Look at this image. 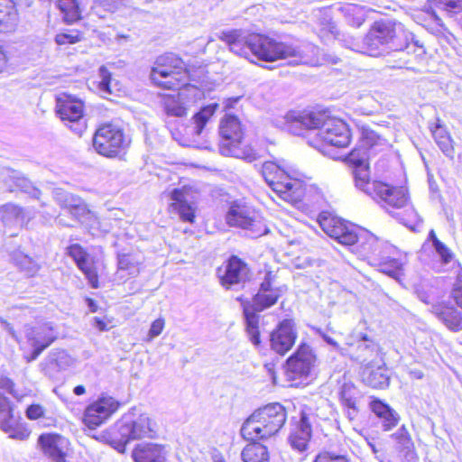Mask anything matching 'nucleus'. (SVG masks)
Returning a JSON list of instances; mask_svg holds the SVG:
<instances>
[{
	"label": "nucleus",
	"instance_id": "f257e3e1",
	"mask_svg": "<svg viewBox=\"0 0 462 462\" xmlns=\"http://www.w3.org/2000/svg\"><path fill=\"white\" fill-rule=\"evenodd\" d=\"M285 121L290 130L294 126L319 129V135L327 143L336 147H346L351 140L348 125L341 119L330 117L320 112H289Z\"/></svg>",
	"mask_w": 462,
	"mask_h": 462
},
{
	"label": "nucleus",
	"instance_id": "f03ea898",
	"mask_svg": "<svg viewBox=\"0 0 462 462\" xmlns=\"http://www.w3.org/2000/svg\"><path fill=\"white\" fill-rule=\"evenodd\" d=\"M411 36L400 23L378 21L364 38L362 47L356 51L374 57L384 52L402 51L409 47Z\"/></svg>",
	"mask_w": 462,
	"mask_h": 462
},
{
	"label": "nucleus",
	"instance_id": "7ed1b4c3",
	"mask_svg": "<svg viewBox=\"0 0 462 462\" xmlns=\"http://www.w3.org/2000/svg\"><path fill=\"white\" fill-rule=\"evenodd\" d=\"M262 175L266 183L280 198L290 203L300 200L302 195V174L284 160L278 163L265 162L262 166Z\"/></svg>",
	"mask_w": 462,
	"mask_h": 462
},
{
	"label": "nucleus",
	"instance_id": "20e7f679",
	"mask_svg": "<svg viewBox=\"0 0 462 462\" xmlns=\"http://www.w3.org/2000/svg\"><path fill=\"white\" fill-rule=\"evenodd\" d=\"M285 408L270 403L255 410L243 423L241 434L247 439H264L274 436L286 421Z\"/></svg>",
	"mask_w": 462,
	"mask_h": 462
},
{
	"label": "nucleus",
	"instance_id": "39448f33",
	"mask_svg": "<svg viewBox=\"0 0 462 462\" xmlns=\"http://www.w3.org/2000/svg\"><path fill=\"white\" fill-rule=\"evenodd\" d=\"M116 429L120 437H115L111 444L118 452L124 453L130 440L153 438L157 432V424L147 413H141L133 408L117 422Z\"/></svg>",
	"mask_w": 462,
	"mask_h": 462
},
{
	"label": "nucleus",
	"instance_id": "423d86ee",
	"mask_svg": "<svg viewBox=\"0 0 462 462\" xmlns=\"http://www.w3.org/2000/svg\"><path fill=\"white\" fill-rule=\"evenodd\" d=\"M250 42L251 54L258 60L267 62L290 57L298 58L300 62H308L307 51L309 50L313 51L316 49L310 44L303 46V48L294 46L261 33H253Z\"/></svg>",
	"mask_w": 462,
	"mask_h": 462
},
{
	"label": "nucleus",
	"instance_id": "0eeeda50",
	"mask_svg": "<svg viewBox=\"0 0 462 462\" xmlns=\"http://www.w3.org/2000/svg\"><path fill=\"white\" fill-rule=\"evenodd\" d=\"M221 143L219 152L225 156H233L252 162L259 154L250 145H243L244 131L239 119L231 115L226 116L219 126Z\"/></svg>",
	"mask_w": 462,
	"mask_h": 462
},
{
	"label": "nucleus",
	"instance_id": "6e6552de",
	"mask_svg": "<svg viewBox=\"0 0 462 462\" xmlns=\"http://www.w3.org/2000/svg\"><path fill=\"white\" fill-rule=\"evenodd\" d=\"M150 77L157 86L175 89L185 84L188 72L180 57L173 53H165L156 59Z\"/></svg>",
	"mask_w": 462,
	"mask_h": 462
},
{
	"label": "nucleus",
	"instance_id": "1a4fd4ad",
	"mask_svg": "<svg viewBox=\"0 0 462 462\" xmlns=\"http://www.w3.org/2000/svg\"><path fill=\"white\" fill-rule=\"evenodd\" d=\"M226 218L229 226L247 230L252 237H259L268 232L262 217L246 205L234 203Z\"/></svg>",
	"mask_w": 462,
	"mask_h": 462
},
{
	"label": "nucleus",
	"instance_id": "9d476101",
	"mask_svg": "<svg viewBox=\"0 0 462 462\" xmlns=\"http://www.w3.org/2000/svg\"><path fill=\"white\" fill-rule=\"evenodd\" d=\"M56 113L76 134L81 135L85 131L84 105L80 99L65 93L60 94L56 97Z\"/></svg>",
	"mask_w": 462,
	"mask_h": 462
},
{
	"label": "nucleus",
	"instance_id": "9b49d317",
	"mask_svg": "<svg viewBox=\"0 0 462 462\" xmlns=\"http://www.w3.org/2000/svg\"><path fill=\"white\" fill-rule=\"evenodd\" d=\"M127 145L123 130L114 124H105L97 128L93 138V146L106 157L116 156Z\"/></svg>",
	"mask_w": 462,
	"mask_h": 462
},
{
	"label": "nucleus",
	"instance_id": "f8f14e48",
	"mask_svg": "<svg viewBox=\"0 0 462 462\" xmlns=\"http://www.w3.org/2000/svg\"><path fill=\"white\" fill-rule=\"evenodd\" d=\"M388 147L386 139L380 136L376 132L368 126L363 125L360 128V137L357 146L347 155V161L363 162L369 160L371 156Z\"/></svg>",
	"mask_w": 462,
	"mask_h": 462
},
{
	"label": "nucleus",
	"instance_id": "ddd939ff",
	"mask_svg": "<svg viewBox=\"0 0 462 462\" xmlns=\"http://www.w3.org/2000/svg\"><path fill=\"white\" fill-rule=\"evenodd\" d=\"M26 344L32 348V353L26 356L27 362L35 360L57 338V333L51 323L44 322L36 326L24 328Z\"/></svg>",
	"mask_w": 462,
	"mask_h": 462
},
{
	"label": "nucleus",
	"instance_id": "4468645a",
	"mask_svg": "<svg viewBox=\"0 0 462 462\" xmlns=\"http://www.w3.org/2000/svg\"><path fill=\"white\" fill-rule=\"evenodd\" d=\"M319 223L322 230L330 237L345 245H354L359 241L356 227L341 218L328 213H321Z\"/></svg>",
	"mask_w": 462,
	"mask_h": 462
},
{
	"label": "nucleus",
	"instance_id": "2eb2a0df",
	"mask_svg": "<svg viewBox=\"0 0 462 462\" xmlns=\"http://www.w3.org/2000/svg\"><path fill=\"white\" fill-rule=\"evenodd\" d=\"M316 356L310 346L301 344L287 361V374L292 380L309 376L315 365Z\"/></svg>",
	"mask_w": 462,
	"mask_h": 462
},
{
	"label": "nucleus",
	"instance_id": "dca6fc26",
	"mask_svg": "<svg viewBox=\"0 0 462 462\" xmlns=\"http://www.w3.org/2000/svg\"><path fill=\"white\" fill-rule=\"evenodd\" d=\"M198 198V192L190 187L174 189L171 192V207L183 221L193 223Z\"/></svg>",
	"mask_w": 462,
	"mask_h": 462
},
{
	"label": "nucleus",
	"instance_id": "f3484780",
	"mask_svg": "<svg viewBox=\"0 0 462 462\" xmlns=\"http://www.w3.org/2000/svg\"><path fill=\"white\" fill-rule=\"evenodd\" d=\"M118 406L119 403L113 397H101L87 407L83 421L89 429H96L105 422Z\"/></svg>",
	"mask_w": 462,
	"mask_h": 462
},
{
	"label": "nucleus",
	"instance_id": "a211bd4d",
	"mask_svg": "<svg viewBox=\"0 0 462 462\" xmlns=\"http://www.w3.org/2000/svg\"><path fill=\"white\" fill-rule=\"evenodd\" d=\"M222 286L231 289L233 286L244 284L249 279L247 264L237 256H232L217 270Z\"/></svg>",
	"mask_w": 462,
	"mask_h": 462
},
{
	"label": "nucleus",
	"instance_id": "6ab92c4d",
	"mask_svg": "<svg viewBox=\"0 0 462 462\" xmlns=\"http://www.w3.org/2000/svg\"><path fill=\"white\" fill-rule=\"evenodd\" d=\"M373 191L372 198L386 210H389V208H402L407 205L408 198L402 188L391 187L383 182H375L373 185Z\"/></svg>",
	"mask_w": 462,
	"mask_h": 462
},
{
	"label": "nucleus",
	"instance_id": "aec40b11",
	"mask_svg": "<svg viewBox=\"0 0 462 462\" xmlns=\"http://www.w3.org/2000/svg\"><path fill=\"white\" fill-rule=\"evenodd\" d=\"M38 445L43 454L53 462H66L69 441L59 434H42Z\"/></svg>",
	"mask_w": 462,
	"mask_h": 462
},
{
	"label": "nucleus",
	"instance_id": "412c9836",
	"mask_svg": "<svg viewBox=\"0 0 462 462\" xmlns=\"http://www.w3.org/2000/svg\"><path fill=\"white\" fill-rule=\"evenodd\" d=\"M53 196L55 201L78 220L84 222V218H96L94 213L88 208L86 203L79 196L66 192L61 189H56Z\"/></svg>",
	"mask_w": 462,
	"mask_h": 462
},
{
	"label": "nucleus",
	"instance_id": "4be33fe9",
	"mask_svg": "<svg viewBox=\"0 0 462 462\" xmlns=\"http://www.w3.org/2000/svg\"><path fill=\"white\" fill-rule=\"evenodd\" d=\"M53 196L55 201L78 220L84 222V218H96L94 213L88 208L86 203L79 196L66 192L61 189H56Z\"/></svg>",
	"mask_w": 462,
	"mask_h": 462
},
{
	"label": "nucleus",
	"instance_id": "5701e85b",
	"mask_svg": "<svg viewBox=\"0 0 462 462\" xmlns=\"http://www.w3.org/2000/svg\"><path fill=\"white\" fill-rule=\"evenodd\" d=\"M67 254L74 260L77 267L84 273L88 284L97 289L99 287L97 270L94 260L79 244H74L67 248Z\"/></svg>",
	"mask_w": 462,
	"mask_h": 462
},
{
	"label": "nucleus",
	"instance_id": "b1692460",
	"mask_svg": "<svg viewBox=\"0 0 462 462\" xmlns=\"http://www.w3.org/2000/svg\"><path fill=\"white\" fill-rule=\"evenodd\" d=\"M218 39L224 42L233 53L248 58L251 55L253 33L242 29H232L219 32Z\"/></svg>",
	"mask_w": 462,
	"mask_h": 462
},
{
	"label": "nucleus",
	"instance_id": "393cba45",
	"mask_svg": "<svg viewBox=\"0 0 462 462\" xmlns=\"http://www.w3.org/2000/svg\"><path fill=\"white\" fill-rule=\"evenodd\" d=\"M0 429L9 434L10 438L23 440L30 432L22 428L13 414V408L7 398L0 393Z\"/></svg>",
	"mask_w": 462,
	"mask_h": 462
},
{
	"label": "nucleus",
	"instance_id": "a878e982",
	"mask_svg": "<svg viewBox=\"0 0 462 462\" xmlns=\"http://www.w3.org/2000/svg\"><path fill=\"white\" fill-rule=\"evenodd\" d=\"M296 337L294 323L290 319H284L271 334V347L276 353L284 355L294 345Z\"/></svg>",
	"mask_w": 462,
	"mask_h": 462
},
{
	"label": "nucleus",
	"instance_id": "bb28decb",
	"mask_svg": "<svg viewBox=\"0 0 462 462\" xmlns=\"http://www.w3.org/2000/svg\"><path fill=\"white\" fill-rule=\"evenodd\" d=\"M283 293L282 287H274L272 282V274L268 273L264 281L261 283L256 295L253 299L252 311H262L274 305Z\"/></svg>",
	"mask_w": 462,
	"mask_h": 462
},
{
	"label": "nucleus",
	"instance_id": "cd10ccee",
	"mask_svg": "<svg viewBox=\"0 0 462 462\" xmlns=\"http://www.w3.org/2000/svg\"><path fill=\"white\" fill-rule=\"evenodd\" d=\"M143 264V256L140 252L131 250L119 252L117 254L116 275L120 280L136 277Z\"/></svg>",
	"mask_w": 462,
	"mask_h": 462
},
{
	"label": "nucleus",
	"instance_id": "c85d7f7f",
	"mask_svg": "<svg viewBox=\"0 0 462 462\" xmlns=\"http://www.w3.org/2000/svg\"><path fill=\"white\" fill-rule=\"evenodd\" d=\"M359 241H356L357 249L362 254L367 257H373L376 261L384 254H393L395 248L383 241L379 240L373 234L363 232L358 235Z\"/></svg>",
	"mask_w": 462,
	"mask_h": 462
},
{
	"label": "nucleus",
	"instance_id": "c756f323",
	"mask_svg": "<svg viewBox=\"0 0 462 462\" xmlns=\"http://www.w3.org/2000/svg\"><path fill=\"white\" fill-rule=\"evenodd\" d=\"M356 338V342H351L349 345L356 347L353 355L360 364L363 365H371L382 359L377 344L367 335L358 333Z\"/></svg>",
	"mask_w": 462,
	"mask_h": 462
},
{
	"label": "nucleus",
	"instance_id": "7c9ffc66",
	"mask_svg": "<svg viewBox=\"0 0 462 462\" xmlns=\"http://www.w3.org/2000/svg\"><path fill=\"white\" fill-rule=\"evenodd\" d=\"M362 379L367 385L375 389H383L389 385L390 377L383 360L364 365Z\"/></svg>",
	"mask_w": 462,
	"mask_h": 462
},
{
	"label": "nucleus",
	"instance_id": "2f4dec72",
	"mask_svg": "<svg viewBox=\"0 0 462 462\" xmlns=\"http://www.w3.org/2000/svg\"><path fill=\"white\" fill-rule=\"evenodd\" d=\"M165 447L152 442H143L135 446L132 451L134 462H165Z\"/></svg>",
	"mask_w": 462,
	"mask_h": 462
},
{
	"label": "nucleus",
	"instance_id": "473e14b6",
	"mask_svg": "<svg viewBox=\"0 0 462 462\" xmlns=\"http://www.w3.org/2000/svg\"><path fill=\"white\" fill-rule=\"evenodd\" d=\"M310 437L311 426L309 418L305 412H301L299 422L291 430L289 442L294 449L304 451L307 448Z\"/></svg>",
	"mask_w": 462,
	"mask_h": 462
},
{
	"label": "nucleus",
	"instance_id": "72a5a7b5",
	"mask_svg": "<svg viewBox=\"0 0 462 462\" xmlns=\"http://www.w3.org/2000/svg\"><path fill=\"white\" fill-rule=\"evenodd\" d=\"M19 24V14L12 0H0V33L14 32Z\"/></svg>",
	"mask_w": 462,
	"mask_h": 462
},
{
	"label": "nucleus",
	"instance_id": "f704fd0d",
	"mask_svg": "<svg viewBox=\"0 0 462 462\" xmlns=\"http://www.w3.org/2000/svg\"><path fill=\"white\" fill-rule=\"evenodd\" d=\"M432 313L450 330L462 329V315L456 308L444 304L434 305Z\"/></svg>",
	"mask_w": 462,
	"mask_h": 462
},
{
	"label": "nucleus",
	"instance_id": "c9c22d12",
	"mask_svg": "<svg viewBox=\"0 0 462 462\" xmlns=\"http://www.w3.org/2000/svg\"><path fill=\"white\" fill-rule=\"evenodd\" d=\"M368 161L369 160H364L363 162H347L355 166L354 179L356 188L372 197L374 196L373 185L377 181H370Z\"/></svg>",
	"mask_w": 462,
	"mask_h": 462
},
{
	"label": "nucleus",
	"instance_id": "e433bc0d",
	"mask_svg": "<svg viewBox=\"0 0 462 462\" xmlns=\"http://www.w3.org/2000/svg\"><path fill=\"white\" fill-rule=\"evenodd\" d=\"M217 107L218 105L217 103H212L202 107L193 116L191 125L187 127V134L200 135Z\"/></svg>",
	"mask_w": 462,
	"mask_h": 462
},
{
	"label": "nucleus",
	"instance_id": "4c0bfd02",
	"mask_svg": "<svg viewBox=\"0 0 462 462\" xmlns=\"http://www.w3.org/2000/svg\"><path fill=\"white\" fill-rule=\"evenodd\" d=\"M392 438L395 439L396 448L403 454L405 459L411 461L415 458L414 444L404 426L393 434Z\"/></svg>",
	"mask_w": 462,
	"mask_h": 462
},
{
	"label": "nucleus",
	"instance_id": "58836bf2",
	"mask_svg": "<svg viewBox=\"0 0 462 462\" xmlns=\"http://www.w3.org/2000/svg\"><path fill=\"white\" fill-rule=\"evenodd\" d=\"M430 131L439 149L445 155L452 158L454 156L453 142L445 127L440 125L439 119L437 120L434 126L430 127Z\"/></svg>",
	"mask_w": 462,
	"mask_h": 462
},
{
	"label": "nucleus",
	"instance_id": "ea45409f",
	"mask_svg": "<svg viewBox=\"0 0 462 462\" xmlns=\"http://www.w3.org/2000/svg\"><path fill=\"white\" fill-rule=\"evenodd\" d=\"M5 184L8 186L11 191L15 189H21L23 192L29 193L32 197L35 199H39L41 195V190L37 188H34L32 183L24 177L21 176L18 172L11 171L7 179L5 180Z\"/></svg>",
	"mask_w": 462,
	"mask_h": 462
},
{
	"label": "nucleus",
	"instance_id": "a19ab883",
	"mask_svg": "<svg viewBox=\"0 0 462 462\" xmlns=\"http://www.w3.org/2000/svg\"><path fill=\"white\" fill-rule=\"evenodd\" d=\"M241 457L244 462H267L269 454L265 446L251 443L242 450Z\"/></svg>",
	"mask_w": 462,
	"mask_h": 462
},
{
	"label": "nucleus",
	"instance_id": "79ce46f5",
	"mask_svg": "<svg viewBox=\"0 0 462 462\" xmlns=\"http://www.w3.org/2000/svg\"><path fill=\"white\" fill-rule=\"evenodd\" d=\"M57 5L63 14L66 23H73L81 19V10L78 0H58Z\"/></svg>",
	"mask_w": 462,
	"mask_h": 462
},
{
	"label": "nucleus",
	"instance_id": "37998d69",
	"mask_svg": "<svg viewBox=\"0 0 462 462\" xmlns=\"http://www.w3.org/2000/svg\"><path fill=\"white\" fill-rule=\"evenodd\" d=\"M393 252L392 254H393ZM390 254H384L381 257H379L376 261H378V266L380 272L397 279L402 273V263L396 258L391 257Z\"/></svg>",
	"mask_w": 462,
	"mask_h": 462
},
{
	"label": "nucleus",
	"instance_id": "c03bdc74",
	"mask_svg": "<svg viewBox=\"0 0 462 462\" xmlns=\"http://www.w3.org/2000/svg\"><path fill=\"white\" fill-rule=\"evenodd\" d=\"M2 220L5 225L22 224L23 222L22 208L14 204H5L1 207Z\"/></svg>",
	"mask_w": 462,
	"mask_h": 462
},
{
	"label": "nucleus",
	"instance_id": "a18cd8bd",
	"mask_svg": "<svg viewBox=\"0 0 462 462\" xmlns=\"http://www.w3.org/2000/svg\"><path fill=\"white\" fill-rule=\"evenodd\" d=\"M244 314L246 320L247 332L250 337V340L254 346H259L260 335L257 327L258 317L250 310V307L244 308Z\"/></svg>",
	"mask_w": 462,
	"mask_h": 462
},
{
	"label": "nucleus",
	"instance_id": "49530a36",
	"mask_svg": "<svg viewBox=\"0 0 462 462\" xmlns=\"http://www.w3.org/2000/svg\"><path fill=\"white\" fill-rule=\"evenodd\" d=\"M98 75L100 78L99 90L104 94H113L118 88H116L117 82L112 79V75L109 70L105 67L101 66L98 69Z\"/></svg>",
	"mask_w": 462,
	"mask_h": 462
},
{
	"label": "nucleus",
	"instance_id": "de8ad7c7",
	"mask_svg": "<svg viewBox=\"0 0 462 462\" xmlns=\"http://www.w3.org/2000/svg\"><path fill=\"white\" fill-rule=\"evenodd\" d=\"M181 94L178 96H171L164 98V109L167 115L173 116H184L186 115V107L180 102Z\"/></svg>",
	"mask_w": 462,
	"mask_h": 462
},
{
	"label": "nucleus",
	"instance_id": "09e8293b",
	"mask_svg": "<svg viewBox=\"0 0 462 462\" xmlns=\"http://www.w3.org/2000/svg\"><path fill=\"white\" fill-rule=\"evenodd\" d=\"M429 237L432 241L435 252L440 258L441 262L445 264L450 263L453 259V254L446 245L437 238L434 230H430Z\"/></svg>",
	"mask_w": 462,
	"mask_h": 462
},
{
	"label": "nucleus",
	"instance_id": "8fccbe9b",
	"mask_svg": "<svg viewBox=\"0 0 462 462\" xmlns=\"http://www.w3.org/2000/svg\"><path fill=\"white\" fill-rule=\"evenodd\" d=\"M14 261L28 276H33L39 271V265L28 255L18 254L14 257Z\"/></svg>",
	"mask_w": 462,
	"mask_h": 462
},
{
	"label": "nucleus",
	"instance_id": "3c124183",
	"mask_svg": "<svg viewBox=\"0 0 462 462\" xmlns=\"http://www.w3.org/2000/svg\"><path fill=\"white\" fill-rule=\"evenodd\" d=\"M83 39V34L77 31H68L56 34L54 41L58 45L75 44Z\"/></svg>",
	"mask_w": 462,
	"mask_h": 462
},
{
	"label": "nucleus",
	"instance_id": "603ef678",
	"mask_svg": "<svg viewBox=\"0 0 462 462\" xmlns=\"http://www.w3.org/2000/svg\"><path fill=\"white\" fill-rule=\"evenodd\" d=\"M451 297L454 301L462 309V270H458L456 281L453 285Z\"/></svg>",
	"mask_w": 462,
	"mask_h": 462
},
{
	"label": "nucleus",
	"instance_id": "864d4df0",
	"mask_svg": "<svg viewBox=\"0 0 462 462\" xmlns=\"http://www.w3.org/2000/svg\"><path fill=\"white\" fill-rule=\"evenodd\" d=\"M435 5L450 13L462 11V0H436Z\"/></svg>",
	"mask_w": 462,
	"mask_h": 462
},
{
	"label": "nucleus",
	"instance_id": "5fc2aeb1",
	"mask_svg": "<svg viewBox=\"0 0 462 462\" xmlns=\"http://www.w3.org/2000/svg\"><path fill=\"white\" fill-rule=\"evenodd\" d=\"M314 462H348V460L344 455L325 451L319 453Z\"/></svg>",
	"mask_w": 462,
	"mask_h": 462
},
{
	"label": "nucleus",
	"instance_id": "6e6d98bb",
	"mask_svg": "<svg viewBox=\"0 0 462 462\" xmlns=\"http://www.w3.org/2000/svg\"><path fill=\"white\" fill-rule=\"evenodd\" d=\"M380 420L383 430L388 431L397 425L399 416L393 410H392L385 416H382Z\"/></svg>",
	"mask_w": 462,
	"mask_h": 462
},
{
	"label": "nucleus",
	"instance_id": "4d7b16f0",
	"mask_svg": "<svg viewBox=\"0 0 462 462\" xmlns=\"http://www.w3.org/2000/svg\"><path fill=\"white\" fill-rule=\"evenodd\" d=\"M165 325V321L162 318H159L155 319L149 329L148 332V341L152 340L154 337H158L163 330Z\"/></svg>",
	"mask_w": 462,
	"mask_h": 462
},
{
	"label": "nucleus",
	"instance_id": "13d9d810",
	"mask_svg": "<svg viewBox=\"0 0 462 462\" xmlns=\"http://www.w3.org/2000/svg\"><path fill=\"white\" fill-rule=\"evenodd\" d=\"M25 413L29 420H38L44 417L45 409L40 404H32L26 409Z\"/></svg>",
	"mask_w": 462,
	"mask_h": 462
},
{
	"label": "nucleus",
	"instance_id": "bf43d9fd",
	"mask_svg": "<svg viewBox=\"0 0 462 462\" xmlns=\"http://www.w3.org/2000/svg\"><path fill=\"white\" fill-rule=\"evenodd\" d=\"M53 360L60 368H65L72 364V358L65 351H58L53 354Z\"/></svg>",
	"mask_w": 462,
	"mask_h": 462
},
{
	"label": "nucleus",
	"instance_id": "052dcab7",
	"mask_svg": "<svg viewBox=\"0 0 462 462\" xmlns=\"http://www.w3.org/2000/svg\"><path fill=\"white\" fill-rule=\"evenodd\" d=\"M407 214H408V217L407 218H401V220L402 221V223L413 229L415 226H417L419 223H420V216L418 215V213L413 209V208H409L406 210Z\"/></svg>",
	"mask_w": 462,
	"mask_h": 462
},
{
	"label": "nucleus",
	"instance_id": "680f3d73",
	"mask_svg": "<svg viewBox=\"0 0 462 462\" xmlns=\"http://www.w3.org/2000/svg\"><path fill=\"white\" fill-rule=\"evenodd\" d=\"M372 411L379 417L385 416L393 409L380 401H374L371 403Z\"/></svg>",
	"mask_w": 462,
	"mask_h": 462
},
{
	"label": "nucleus",
	"instance_id": "e2e57ef3",
	"mask_svg": "<svg viewBox=\"0 0 462 462\" xmlns=\"http://www.w3.org/2000/svg\"><path fill=\"white\" fill-rule=\"evenodd\" d=\"M318 332L319 333L321 337L324 339V341H326L328 345L332 346L335 349H339V345L332 337H330L328 334L322 332L320 330H318Z\"/></svg>",
	"mask_w": 462,
	"mask_h": 462
},
{
	"label": "nucleus",
	"instance_id": "0e129e2a",
	"mask_svg": "<svg viewBox=\"0 0 462 462\" xmlns=\"http://www.w3.org/2000/svg\"><path fill=\"white\" fill-rule=\"evenodd\" d=\"M6 63H7L6 54L5 53L3 48L0 46V72H2L5 69Z\"/></svg>",
	"mask_w": 462,
	"mask_h": 462
},
{
	"label": "nucleus",
	"instance_id": "69168bd1",
	"mask_svg": "<svg viewBox=\"0 0 462 462\" xmlns=\"http://www.w3.org/2000/svg\"><path fill=\"white\" fill-rule=\"evenodd\" d=\"M95 327L100 331L107 330V325L99 318H94Z\"/></svg>",
	"mask_w": 462,
	"mask_h": 462
},
{
	"label": "nucleus",
	"instance_id": "338daca9",
	"mask_svg": "<svg viewBox=\"0 0 462 462\" xmlns=\"http://www.w3.org/2000/svg\"><path fill=\"white\" fill-rule=\"evenodd\" d=\"M356 110L360 112L363 115H370L373 112V108L371 106H367L366 107H362L357 106Z\"/></svg>",
	"mask_w": 462,
	"mask_h": 462
},
{
	"label": "nucleus",
	"instance_id": "774afa93",
	"mask_svg": "<svg viewBox=\"0 0 462 462\" xmlns=\"http://www.w3.org/2000/svg\"><path fill=\"white\" fill-rule=\"evenodd\" d=\"M86 301H87L88 307L91 312H96L97 310V305L94 300L88 298L86 300Z\"/></svg>",
	"mask_w": 462,
	"mask_h": 462
}]
</instances>
